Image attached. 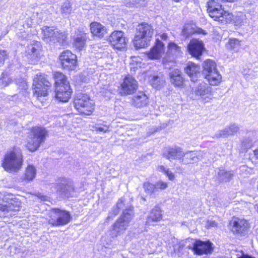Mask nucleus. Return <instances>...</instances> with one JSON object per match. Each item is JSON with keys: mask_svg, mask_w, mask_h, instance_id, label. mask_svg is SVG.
Here are the masks:
<instances>
[{"mask_svg": "<svg viewBox=\"0 0 258 258\" xmlns=\"http://www.w3.org/2000/svg\"><path fill=\"white\" fill-rule=\"evenodd\" d=\"M48 223L53 226H60L67 224L71 219L68 212L61 211L58 209H52L50 212Z\"/></svg>", "mask_w": 258, "mask_h": 258, "instance_id": "obj_11", "label": "nucleus"}, {"mask_svg": "<svg viewBox=\"0 0 258 258\" xmlns=\"http://www.w3.org/2000/svg\"><path fill=\"white\" fill-rule=\"evenodd\" d=\"M209 226L211 227H215L217 226V223L215 221H210L208 222Z\"/></svg>", "mask_w": 258, "mask_h": 258, "instance_id": "obj_52", "label": "nucleus"}, {"mask_svg": "<svg viewBox=\"0 0 258 258\" xmlns=\"http://www.w3.org/2000/svg\"><path fill=\"white\" fill-rule=\"evenodd\" d=\"M50 86L51 83L48 81V76L44 74L36 75L33 79V86L35 93L38 97L46 96Z\"/></svg>", "mask_w": 258, "mask_h": 258, "instance_id": "obj_12", "label": "nucleus"}, {"mask_svg": "<svg viewBox=\"0 0 258 258\" xmlns=\"http://www.w3.org/2000/svg\"><path fill=\"white\" fill-rule=\"evenodd\" d=\"M157 169L160 172H162L164 173H166V170H167V169H166L164 166L163 165H160V166H158L157 167Z\"/></svg>", "mask_w": 258, "mask_h": 258, "instance_id": "obj_49", "label": "nucleus"}, {"mask_svg": "<svg viewBox=\"0 0 258 258\" xmlns=\"http://www.w3.org/2000/svg\"><path fill=\"white\" fill-rule=\"evenodd\" d=\"M252 145L253 140L249 137H245L241 141V145L244 150L249 149Z\"/></svg>", "mask_w": 258, "mask_h": 258, "instance_id": "obj_39", "label": "nucleus"}, {"mask_svg": "<svg viewBox=\"0 0 258 258\" xmlns=\"http://www.w3.org/2000/svg\"><path fill=\"white\" fill-rule=\"evenodd\" d=\"M163 49V43L160 40L157 39L155 46L148 53V57L151 59H159L161 57Z\"/></svg>", "mask_w": 258, "mask_h": 258, "instance_id": "obj_24", "label": "nucleus"}, {"mask_svg": "<svg viewBox=\"0 0 258 258\" xmlns=\"http://www.w3.org/2000/svg\"><path fill=\"white\" fill-rule=\"evenodd\" d=\"M199 32V33H203V34H204V35H205V34H207V33H206V32L205 31H204L203 30H202V29H201V30H200V32Z\"/></svg>", "mask_w": 258, "mask_h": 258, "instance_id": "obj_55", "label": "nucleus"}, {"mask_svg": "<svg viewBox=\"0 0 258 258\" xmlns=\"http://www.w3.org/2000/svg\"><path fill=\"white\" fill-rule=\"evenodd\" d=\"M154 29L152 26L147 23L139 24L133 40L134 46L136 49L147 47L153 34Z\"/></svg>", "mask_w": 258, "mask_h": 258, "instance_id": "obj_4", "label": "nucleus"}, {"mask_svg": "<svg viewBox=\"0 0 258 258\" xmlns=\"http://www.w3.org/2000/svg\"><path fill=\"white\" fill-rule=\"evenodd\" d=\"M203 68V75L211 85L216 86L220 84L222 76L218 71L214 61L210 59L205 61Z\"/></svg>", "mask_w": 258, "mask_h": 258, "instance_id": "obj_8", "label": "nucleus"}, {"mask_svg": "<svg viewBox=\"0 0 258 258\" xmlns=\"http://www.w3.org/2000/svg\"><path fill=\"white\" fill-rule=\"evenodd\" d=\"M170 81L175 86L180 87L183 85L184 78L182 73L178 69L171 70L169 73Z\"/></svg>", "mask_w": 258, "mask_h": 258, "instance_id": "obj_27", "label": "nucleus"}, {"mask_svg": "<svg viewBox=\"0 0 258 258\" xmlns=\"http://www.w3.org/2000/svg\"><path fill=\"white\" fill-rule=\"evenodd\" d=\"M189 242V239H186L185 240H182L180 241L174 246V250H178L180 252L185 246L188 247L187 244Z\"/></svg>", "mask_w": 258, "mask_h": 258, "instance_id": "obj_41", "label": "nucleus"}, {"mask_svg": "<svg viewBox=\"0 0 258 258\" xmlns=\"http://www.w3.org/2000/svg\"><path fill=\"white\" fill-rule=\"evenodd\" d=\"M36 174V169L35 167L33 165H29L26 168L23 179L27 181H32L35 177Z\"/></svg>", "mask_w": 258, "mask_h": 258, "instance_id": "obj_34", "label": "nucleus"}, {"mask_svg": "<svg viewBox=\"0 0 258 258\" xmlns=\"http://www.w3.org/2000/svg\"><path fill=\"white\" fill-rule=\"evenodd\" d=\"M254 156L258 159V148L254 151Z\"/></svg>", "mask_w": 258, "mask_h": 258, "instance_id": "obj_54", "label": "nucleus"}, {"mask_svg": "<svg viewBox=\"0 0 258 258\" xmlns=\"http://www.w3.org/2000/svg\"><path fill=\"white\" fill-rule=\"evenodd\" d=\"M145 5L144 0H129L126 3V6L128 7L143 6Z\"/></svg>", "mask_w": 258, "mask_h": 258, "instance_id": "obj_40", "label": "nucleus"}, {"mask_svg": "<svg viewBox=\"0 0 258 258\" xmlns=\"http://www.w3.org/2000/svg\"><path fill=\"white\" fill-rule=\"evenodd\" d=\"M48 135L47 131L43 127H33L28 136L26 147L31 152L36 151L42 143L45 142Z\"/></svg>", "mask_w": 258, "mask_h": 258, "instance_id": "obj_7", "label": "nucleus"}, {"mask_svg": "<svg viewBox=\"0 0 258 258\" xmlns=\"http://www.w3.org/2000/svg\"><path fill=\"white\" fill-rule=\"evenodd\" d=\"M62 67L69 70H74L77 66V56L69 50L61 53L59 56Z\"/></svg>", "mask_w": 258, "mask_h": 258, "instance_id": "obj_15", "label": "nucleus"}, {"mask_svg": "<svg viewBox=\"0 0 258 258\" xmlns=\"http://www.w3.org/2000/svg\"><path fill=\"white\" fill-rule=\"evenodd\" d=\"M23 156L19 148H14L13 150L7 152L3 162L5 170L10 172H17L22 168Z\"/></svg>", "mask_w": 258, "mask_h": 258, "instance_id": "obj_2", "label": "nucleus"}, {"mask_svg": "<svg viewBox=\"0 0 258 258\" xmlns=\"http://www.w3.org/2000/svg\"><path fill=\"white\" fill-rule=\"evenodd\" d=\"M143 200H145V199L144 198H142Z\"/></svg>", "mask_w": 258, "mask_h": 258, "instance_id": "obj_57", "label": "nucleus"}, {"mask_svg": "<svg viewBox=\"0 0 258 258\" xmlns=\"http://www.w3.org/2000/svg\"><path fill=\"white\" fill-rule=\"evenodd\" d=\"M124 206V201L123 200V198L119 199L116 205V206L120 210L121 209L123 208Z\"/></svg>", "mask_w": 258, "mask_h": 258, "instance_id": "obj_46", "label": "nucleus"}, {"mask_svg": "<svg viewBox=\"0 0 258 258\" xmlns=\"http://www.w3.org/2000/svg\"><path fill=\"white\" fill-rule=\"evenodd\" d=\"M134 217L133 207L130 206L123 212L121 215L112 226L110 235L112 237H116L124 232L131 219Z\"/></svg>", "mask_w": 258, "mask_h": 258, "instance_id": "obj_6", "label": "nucleus"}, {"mask_svg": "<svg viewBox=\"0 0 258 258\" xmlns=\"http://www.w3.org/2000/svg\"><path fill=\"white\" fill-rule=\"evenodd\" d=\"M183 152V151L181 148L175 146L174 148L168 149L164 152L163 156L169 161L178 160L180 163Z\"/></svg>", "mask_w": 258, "mask_h": 258, "instance_id": "obj_23", "label": "nucleus"}, {"mask_svg": "<svg viewBox=\"0 0 258 258\" xmlns=\"http://www.w3.org/2000/svg\"><path fill=\"white\" fill-rule=\"evenodd\" d=\"M72 7L69 2H66L63 3L61 7V12L66 16L68 15L71 13Z\"/></svg>", "mask_w": 258, "mask_h": 258, "instance_id": "obj_38", "label": "nucleus"}, {"mask_svg": "<svg viewBox=\"0 0 258 258\" xmlns=\"http://www.w3.org/2000/svg\"><path fill=\"white\" fill-rule=\"evenodd\" d=\"M57 191L62 197L69 198L73 197L75 194V188L73 182L70 179L61 177L57 180Z\"/></svg>", "mask_w": 258, "mask_h": 258, "instance_id": "obj_13", "label": "nucleus"}, {"mask_svg": "<svg viewBox=\"0 0 258 258\" xmlns=\"http://www.w3.org/2000/svg\"><path fill=\"white\" fill-rule=\"evenodd\" d=\"M161 38L162 40H166L167 38V35L166 34H162L161 35Z\"/></svg>", "mask_w": 258, "mask_h": 258, "instance_id": "obj_53", "label": "nucleus"}, {"mask_svg": "<svg viewBox=\"0 0 258 258\" xmlns=\"http://www.w3.org/2000/svg\"><path fill=\"white\" fill-rule=\"evenodd\" d=\"M120 210L115 206L113 207L111 212L109 213H112V216L114 217L116 216L119 212Z\"/></svg>", "mask_w": 258, "mask_h": 258, "instance_id": "obj_48", "label": "nucleus"}, {"mask_svg": "<svg viewBox=\"0 0 258 258\" xmlns=\"http://www.w3.org/2000/svg\"><path fill=\"white\" fill-rule=\"evenodd\" d=\"M241 46L240 41L236 38H231L229 40L226 47L229 50L234 52H238Z\"/></svg>", "mask_w": 258, "mask_h": 258, "instance_id": "obj_35", "label": "nucleus"}, {"mask_svg": "<svg viewBox=\"0 0 258 258\" xmlns=\"http://www.w3.org/2000/svg\"><path fill=\"white\" fill-rule=\"evenodd\" d=\"M138 88V82L131 76L126 77L121 84V93L123 95H130L134 93Z\"/></svg>", "mask_w": 258, "mask_h": 258, "instance_id": "obj_18", "label": "nucleus"}, {"mask_svg": "<svg viewBox=\"0 0 258 258\" xmlns=\"http://www.w3.org/2000/svg\"><path fill=\"white\" fill-rule=\"evenodd\" d=\"M109 127L106 125L102 126H96L95 131L99 132L106 133L108 131Z\"/></svg>", "mask_w": 258, "mask_h": 258, "instance_id": "obj_45", "label": "nucleus"}, {"mask_svg": "<svg viewBox=\"0 0 258 258\" xmlns=\"http://www.w3.org/2000/svg\"><path fill=\"white\" fill-rule=\"evenodd\" d=\"M203 152L199 151H183L180 161L183 164H193L201 160L203 158Z\"/></svg>", "mask_w": 258, "mask_h": 258, "instance_id": "obj_20", "label": "nucleus"}, {"mask_svg": "<svg viewBox=\"0 0 258 258\" xmlns=\"http://www.w3.org/2000/svg\"><path fill=\"white\" fill-rule=\"evenodd\" d=\"M87 40L86 33L81 32L77 35L74 41V45L79 50H82L86 45Z\"/></svg>", "mask_w": 258, "mask_h": 258, "instance_id": "obj_33", "label": "nucleus"}, {"mask_svg": "<svg viewBox=\"0 0 258 258\" xmlns=\"http://www.w3.org/2000/svg\"><path fill=\"white\" fill-rule=\"evenodd\" d=\"M12 80L7 76H4L2 78L0 79V86L4 87L8 85L11 82Z\"/></svg>", "mask_w": 258, "mask_h": 258, "instance_id": "obj_43", "label": "nucleus"}, {"mask_svg": "<svg viewBox=\"0 0 258 258\" xmlns=\"http://www.w3.org/2000/svg\"><path fill=\"white\" fill-rule=\"evenodd\" d=\"M8 57V54L6 50H0V67L4 64L5 60Z\"/></svg>", "mask_w": 258, "mask_h": 258, "instance_id": "obj_44", "label": "nucleus"}, {"mask_svg": "<svg viewBox=\"0 0 258 258\" xmlns=\"http://www.w3.org/2000/svg\"><path fill=\"white\" fill-rule=\"evenodd\" d=\"M185 73L190 78L191 81L195 82L198 80V76L200 74V67L193 63L188 62L184 69Z\"/></svg>", "mask_w": 258, "mask_h": 258, "instance_id": "obj_28", "label": "nucleus"}, {"mask_svg": "<svg viewBox=\"0 0 258 258\" xmlns=\"http://www.w3.org/2000/svg\"><path fill=\"white\" fill-rule=\"evenodd\" d=\"M148 103V98L143 92H139L134 96L131 100V104L136 108H142L146 106Z\"/></svg>", "mask_w": 258, "mask_h": 258, "instance_id": "obj_26", "label": "nucleus"}, {"mask_svg": "<svg viewBox=\"0 0 258 258\" xmlns=\"http://www.w3.org/2000/svg\"><path fill=\"white\" fill-rule=\"evenodd\" d=\"M187 49L189 53L193 57L200 59L204 50V45L202 41L192 39L188 43Z\"/></svg>", "mask_w": 258, "mask_h": 258, "instance_id": "obj_17", "label": "nucleus"}, {"mask_svg": "<svg viewBox=\"0 0 258 258\" xmlns=\"http://www.w3.org/2000/svg\"><path fill=\"white\" fill-rule=\"evenodd\" d=\"M165 174L168 176L170 180H174L175 178L174 174L169 169H167Z\"/></svg>", "mask_w": 258, "mask_h": 258, "instance_id": "obj_47", "label": "nucleus"}, {"mask_svg": "<svg viewBox=\"0 0 258 258\" xmlns=\"http://www.w3.org/2000/svg\"><path fill=\"white\" fill-rule=\"evenodd\" d=\"M239 131V127L235 123L230 124L228 126L220 130L215 135L217 138H227L229 136H233Z\"/></svg>", "mask_w": 258, "mask_h": 258, "instance_id": "obj_25", "label": "nucleus"}, {"mask_svg": "<svg viewBox=\"0 0 258 258\" xmlns=\"http://www.w3.org/2000/svg\"><path fill=\"white\" fill-rule=\"evenodd\" d=\"M36 196L42 201H46L47 200V197L41 195V194L38 193Z\"/></svg>", "mask_w": 258, "mask_h": 258, "instance_id": "obj_50", "label": "nucleus"}, {"mask_svg": "<svg viewBox=\"0 0 258 258\" xmlns=\"http://www.w3.org/2000/svg\"><path fill=\"white\" fill-rule=\"evenodd\" d=\"M175 2H179L181 0H173Z\"/></svg>", "mask_w": 258, "mask_h": 258, "instance_id": "obj_56", "label": "nucleus"}, {"mask_svg": "<svg viewBox=\"0 0 258 258\" xmlns=\"http://www.w3.org/2000/svg\"><path fill=\"white\" fill-rule=\"evenodd\" d=\"M21 202L10 193L0 192V217L11 216L13 212L19 210Z\"/></svg>", "mask_w": 258, "mask_h": 258, "instance_id": "obj_1", "label": "nucleus"}, {"mask_svg": "<svg viewBox=\"0 0 258 258\" xmlns=\"http://www.w3.org/2000/svg\"><path fill=\"white\" fill-rule=\"evenodd\" d=\"M162 218L161 209L159 206H155L150 212L148 216L147 222L150 223L153 222L160 221Z\"/></svg>", "mask_w": 258, "mask_h": 258, "instance_id": "obj_31", "label": "nucleus"}, {"mask_svg": "<svg viewBox=\"0 0 258 258\" xmlns=\"http://www.w3.org/2000/svg\"><path fill=\"white\" fill-rule=\"evenodd\" d=\"M109 40L111 44L116 49L121 50L126 45V41L124 33L120 31L113 32L110 35Z\"/></svg>", "mask_w": 258, "mask_h": 258, "instance_id": "obj_16", "label": "nucleus"}, {"mask_svg": "<svg viewBox=\"0 0 258 258\" xmlns=\"http://www.w3.org/2000/svg\"><path fill=\"white\" fill-rule=\"evenodd\" d=\"M182 52L181 48L174 42H170L168 46V51L167 54L168 56L171 55L172 57L180 56Z\"/></svg>", "mask_w": 258, "mask_h": 258, "instance_id": "obj_32", "label": "nucleus"}, {"mask_svg": "<svg viewBox=\"0 0 258 258\" xmlns=\"http://www.w3.org/2000/svg\"><path fill=\"white\" fill-rule=\"evenodd\" d=\"M193 92L196 96L208 101L212 99L213 89L207 84L201 83L193 90Z\"/></svg>", "mask_w": 258, "mask_h": 258, "instance_id": "obj_19", "label": "nucleus"}, {"mask_svg": "<svg viewBox=\"0 0 258 258\" xmlns=\"http://www.w3.org/2000/svg\"><path fill=\"white\" fill-rule=\"evenodd\" d=\"M155 185L156 191H158L159 189L164 190L168 187L167 183L164 182L162 180H159L156 182Z\"/></svg>", "mask_w": 258, "mask_h": 258, "instance_id": "obj_42", "label": "nucleus"}, {"mask_svg": "<svg viewBox=\"0 0 258 258\" xmlns=\"http://www.w3.org/2000/svg\"><path fill=\"white\" fill-rule=\"evenodd\" d=\"M233 171H228L223 168H219L216 174V178L220 182H227L230 181L233 177Z\"/></svg>", "mask_w": 258, "mask_h": 258, "instance_id": "obj_30", "label": "nucleus"}, {"mask_svg": "<svg viewBox=\"0 0 258 258\" xmlns=\"http://www.w3.org/2000/svg\"><path fill=\"white\" fill-rule=\"evenodd\" d=\"M43 40L47 43L58 42L63 44L66 41L67 35L54 27L45 26L42 28Z\"/></svg>", "mask_w": 258, "mask_h": 258, "instance_id": "obj_10", "label": "nucleus"}, {"mask_svg": "<svg viewBox=\"0 0 258 258\" xmlns=\"http://www.w3.org/2000/svg\"><path fill=\"white\" fill-rule=\"evenodd\" d=\"M248 227L249 224L246 220L236 218L232 221L231 231L234 234L243 235L247 232Z\"/></svg>", "mask_w": 258, "mask_h": 258, "instance_id": "obj_21", "label": "nucleus"}, {"mask_svg": "<svg viewBox=\"0 0 258 258\" xmlns=\"http://www.w3.org/2000/svg\"><path fill=\"white\" fill-rule=\"evenodd\" d=\"M74 103L75 108L81 114L90 115L94 109V103L86 94H77Z\"/></svg>", "mask_w": 258, "mask_h": 258, "instance_id": "obj_9", "label": "nucleus"}, {"mask_svg": "<svg viewBox=\"0 0 258 258\" xmlns=\"http://www.w3.org/2000/svg\"><path fill=\"white\" fill-rule=\"evenodd\" d=\"M90 31L94 36L102 38L107 33L106 28L101 24L94 22L90 24Z\"/></svg>", "mask_w": 258, "mask_h": 258, "instance_id": "obj_29", "label": "nucleus"}, {"mask_svg": "<svg viewBox=\"0 0 258 258\" xmlns=\"http://www.w3.org/2000/svg\"><path fill=\"white\" fill-rule=\"evenodd\" d=\"M114 218V216H112V213H109L108 216L105 219V222L106 223L109 222L110 220H112Z\"/></svg>", "mask_w": 258, "mask_h": 258, "instance_id": "obj_51", "label": "nucleus"}, {"mask_svg": "<svg viewBox=\"0 0 258 258\" xmlns=\"http://www.w3.org/2000/svg\"><path fill=\"white\" fill-rule=\"evenodd\" d=\"M55 84V97L60 102H68L72 92L66 77L62 73L57 72L53 76Z\"/></svg>", "mask_w": 258, "mask_h": 258, "instance_id": "obj_3", "label": "nucleus"}, {"mask_svg": "<svg viewBox=\"0 0 258 258\" xmlns=\"http://www.w3.org/2000/svg\"><path fill=\"white\" fill-rule=\"evenodd\" d=\"M151 82L154 88L157 89H159L164 83V80L162 77H160L158 76H154L151 80Z\"/></svg>", "mask_w": 258, "mask_h": 258, "instance_id": "obj_36", "label": "nucleus"}, {"mask_svg": "<svg viewBox=\"0 0 258 258\" xmlns=\"http://www.w3.org/2000/svg\"><path fill=\"white\" fill-rule=\"evenodd\" d=\"M189 249H192L194 253L198 255L210 253L213 251L212 243L210 241L196 240L192 246H187Z\"/></svg>", "mask_w": 258, "mask_h": 258, "instance_id": "obj_14", "label": "nucleus"}, {"mask_svg": "<svg viewBox=\"0 0 258 258\" xmlns=\"http://www.w3.org/2000/svg\"><path fill=\"white\" fill-rule=\"evenodd\" d=\"M41 48L40 42L32 41L30 44L27 46L26 50L28 58L31 59L32 61L35 60L39 56Z\"/></svg>", "mask_w": 258, "mask_h": 258, "instance_id": "obj_22", "label": "nucleus"}, {"mask_svg": "<svg viewBox=\"0 0 258 258\" xmlns=\"http://www.w3.org/2000/svg\"><path fill=\"white\" fill-rule=\"evenodd\" d=\"M220 0H209L207 2V12L209 16L215 21L226 23L230 21L232 18L231 14L222 8Z\"/></svg>", "mask_w": 258, "mask_h": 258, "instance_id": "obj_5", "label": "nucleus"}, {"mask_svg": "<svg viewBox=\"0 0 258 258\" xmlns=\"http://www.w3.org/2000/svg\"><path fill=\"white\" fill-rule=\"evenodd\" d=\"M143 188L145 192L150 196H152L156 192L155 184L149 182H146L144 183Z\"/></svg>", "mask_w": 258, "mask_h": 258, "instance_id": "obj_37", "label": "nucleus"}]
</instances>
